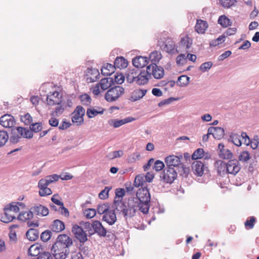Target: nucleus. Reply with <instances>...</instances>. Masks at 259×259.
Here are the masks:
<instances>
[{"label":"nucleus","mask_w":259,"mask_h":259,"mask_svg":"<svg viewBox=\"0 0 259 259\" xmlns=\"http://www.w3.org/2000/svg\"><path fill=\"white\" fill-rule=\"evenodd\" d=\"M104 111L105 109H101V111H96L94 108H88L87 110V115L89 118H92L98 114H103Z\"/></svg>","instance_id":"obj_38"},{"label":"nucleus","mask_w":259,"mask_h":259,"mask_svg":"<svg viewBox=\"0 0 259 259\" xmlns=\"http://www.w3.org/2000/svg\"><path fill=\"white\" fill-rule=\"evenodd\" d=\"M139 69H129L126 74V81L129 83L135 82L138 77Z\"/></svg>","instance_id":"obj_28"},{"label":"nucleus","mask_w":259,"mask_h":259,"mask_svg":"<svg viewBox=\"0 0 259 259\" xmlns=\"http://www.w3.org/2000/svg\"><path fill=\"white\" fill-rule=\"evenodd\" d=\"M59 177L56 174L48 176L45 179H41V181H45V183L49 185L50 184L56 182L59 180Z\"/></svg>","instance_id":"obj_43"},{"label":"nucleus","mask_w":259,"mask_h":259,"mask_svg":"<svg viewBox=\"0 0 259 259\" xmlns=\"http://www.w3.org/2000/svg\"><path fill=\"white\" fill-rule=\"evenodd\" d=\"M150 202H138V206L135 208V212L138 208L144 214H146L148 212L150 205Z\"/></svg>","instance_id":"obj_36"},{"label":"nucleus","mask_w":259,"mask_h":259,"mask_svg":"<svg viewBox=\"0 0 259 259\" xmlns=\"http://www.w3.org/2000/svg\"><path fill=\"white\" fill-rule=\"evenodd\" d=\"M73 114V115L72 117V121L73 123H76L77 125H81L83 122V117L76 114Z\"/></svg>","instance_id":"obj_56"},{"label":"nucleus","mask_w":259,"mask_h":259,"mask_svg":"<svg viewBox=\"0 0 259 259\" xmlns=\"http://www.w3.org/2000/svg\"><path fill=\"white\" fill-rule=\"evenodd\" d=\"M37 259H53V257L49 252L44 251L39 254Z\"/></svg>","instance_id":"obj_64"},{"label":"nucleus","mask_w":259,"mask_h":259,"mask_svg":"<svg viewBox=\"0 0 259 259\" xmlns=\"http://www.w3.org/2000/svg\"><path fill=\"white\" fill-rule=\"evenodd\" d=\"M109 207L108 203L100 204L98 206L97 212L100 214H104L109 211Z\"/></svg>","instance_id":"obj_48"},{"label":"nucleus","mask_w":259,"mask_h":259,"mask_svg":"<svg viewBox=\"0 0 259 259\" xmlns=\"http://www.w3.org/2000/svg\"><path fill=\"white\" fill-rule=\"evenodd\" d=\"M85 217L88 219H92L94 216H95L96 214V209L94 208H89L87 210H85V211L84 212Z\"/></svg>","instance_id":"obj_61"},{"label":"nucleus","mask_w":259,"mask_h":259,"mask_svg":"<svg viewBox=\"0 0 259 259\" xmlns=\"http://www.w3.org/2000/svg\"><path fill=\"white\" fill-rule=\"evenodd\" d=\"M239 160L242 162H246L250 158V154L246 151H243L238 157Z\"/></svg>","instance_id":"obj_59"},{"label":"nucleus","mask_w":259,"mask_h":259,"mask_svg":"<svg viewBox=\"0 0 259 259\" xmlns=\"http://www.w3.org/2000/svg\"><path fill=\"white\" fill-rule=\"evenodd\" d=\"M150 59L152 62H158L162 58L161 54L156 51L152 52L150 56Z\"/></svg>","instance_id":"obj_49"},{"label":"nucleus","mask_w":259,"mask_h":259,"mask_svg":"<svg viewBox=\"0 0 259 259\" xmlns=\"http://www.w3.org/2000/svg\"><path fill=\"white\" fill-rule=\"evenodd\" d=\"M218 23L223 27L231 26L232 22L225 15L221 16L218 19Z\"/></svg>","instance_id":"obj_41"},{"label":"nucleus","mask_w":259,"mask_h":259,"mask_svg":"<svg viewBox=\"0 0 259 259\" xmlns=\"http://www.w3.org/2000/svg\"><path fill=\"white\" fill-rule=\"evenodd\" d=\"M212 62L211 61L204 62L200 66L199 69L202 72H205L212 67Z\"/></svg>","instance_id":"obj_54"},{"label":"nucleus","mask_w":259,"mask_h":259,"mask_svg":"<svg viewBox=\"0 0 259 259\" xmlns=\"http://www.w3.org/2000/svg\"><path fill=\"white\" fill-rule=\"evenodd\" d=\"M39 232L35 228L29 229L26 233L27 238L30 241H35L39 237Z\"/></svg>","instance_id":"obj_32"},{"label":"nucleus","mask_w":259,"mask_h":259,"mask_svg":"<svg viewBox=\"0 0 259 259\" xmlns=\"http://www.w3.org/2000/svg\"><path fill=\"white\" fill-rule=\"evenodd\" d=\"M33 218V214H32L31 210L28 211H21L17 217V219L19 221L22 222H26Z\"/></svg>","instance_id":"obj_33"},{"label":"nucleus","mask_w":259,"mask_h":259,"mask_svg":"<svg viewBox=\"0 0 259 259\" xmlns=\"http://www.w3.org/2000/svg\"><path fill=\"white\" fill-rule=\"evenodd\" d=\"M43 250L42 246L39 244H34L30 246L28 250V254L32 256L39 255L41 251Z\"/></svg>","instance_id":"obj_24"},{"label":"nucleus","mask_w":259,"mask_h":259,"mask_svg":"<svg viewBox=\"0 0 259 259\" xmlns=\"http://www.w3.org/2000/svg\"><path fill=\"white\" fill-rule=\"evenodd\" d=\"M52 232L50 230H46L40 235V239L44 242L48 241L51 237Z\"/></svg>","instance_id":"obj_57"},{"label":"nucleus","mask_w":259,"mask_h":259,"mask_svg":"<svg viewBox=\"0 0 259 259\" xmlns=\"http://www.w3.org/2000/svg\"><path fill=\"white\" fill-rule=\"evenodd\" d=\"M160 179L166 183H172L177 177L176 169L172 167L167 166L160 175Z\"/></svg>","instance_id":"obj_4"},{"label":"nucleus","mask_w":259,"mask_h":259,"mask_svg":"<svg viewBox=\"0 0 259 259\" xmlns=\"http://www.w3.org/2000/svg\"><path fill=\"white\" fill-rule=\"evenodd\" d=\"M225 36L223 35L220 36L216 39L210 41L209 45L210 47H215L225 41Z\"/></svg>","instance_id":"obj_53"},{"label":"nucleus","mask_w":259,"mask_h":259,"mask_svg":"<svg viewBox=\"0 0 259 259\" xmlns=\"http://www.w3.org/2000/svg\"><path fill=\"white\" fill-rule=\"evenodd\" d=\"M115 67L117 68H124L127 66V61L122 57H117L114 61Z\"/></svg>","instance_id":"obj_35"},{"label":"nucleus","mask_w":259,"mask_h":259,"mask_svg":"<svg viewBox=\"0 0 259 259\" xmlns=\"http://www.w3.org/2000/svg\"><path fill=\"white\" fill-rule=\"evenodd\" d=\"M4 213L1 217V222L9 223L16 219L15 216L12 213V212L5 207L4 208Z\"/></svg>","instance_id":"obj_27"},{"label":"nucleus","mask_w":259,"mask_h":259,"mask_svg":"<svg viewBox=\"0 0 259 259\" xmlns=\"http://www.w3.org/2000/svg\"><path fill=\"white\" fill-rule=\"evenodd\" d=\"M115 211H116V210L114 208L113 210L107 211L103 215L102 220L106 222L109 225H113L117 220Z\"/></svg>","instance_id":"obj_17"},{"label":"nucleus","mask_w":259,"mask_h":259,"mask_svg":"<svg viewBox=\"0 0 259 259\" xmlns=\"http://www.w3.org/2000/svg\"><path fill=\"white\" fill-rule=\"evenodd\" d=\"M125 194V191L123 188H118L115 190L113 207L116 210L117 213L122 214L124 218L127 219L130 218V198L127 201H123V197Z\"/></svg>","instance_id":"obj_1"},{"label":"nucleus","mask_w":259,"mask_h":259,"mask_svg":"<svg viewBox=\"0 0 259 259\" xmlns=\"http://www.w3.org/2000/svg\"><path fill=\"white\" fill-rule=\"evenodd\" d=\"M189 79L190 77L187 75H181L178 77L177 84L181 87H185L189 84Z\"/></svg>","instance_id":"obj_40"},{"label":"nucleus","mask_w":259,"mask_h":259,"mask_svg":"<svg viewBox=\"0 0 259 259\" xmlns=\"http://www.w3.org/2000/svg\"><path fill=\"white\" fill-rule=\"evenodd\" d=\"M148 61L149 59L147 57L137 56L133 59L132 62L133 65L139 69V68H142L146 66Z\"/></svg>","instance_id":"obj_18"},{"label":"nucleus","mask_w":259,"mask_h":259,"mask_svg":"<svg viewBox=\"0 0 259 259\" xmlns=\"http://www.w3.org/2000/svg\"><path fill=\"white\" fill-rule=\"evenodd\" d=\"M208 133L212 135L214 139L220 140L224 137L225 131L222 127L211 126L208 128Z\"/></svg>","instance_id":"obj_16"},{"label":"nucleus","mask_w":259,"mask_h":259,"mask_svg":"<svg viewBox=\"0 0 259 259\" xmlns=\"http://www.w3.org/2000/svg\"><path fill=\"white\" fill-rule=\"evenodd\" d=\"M72 232L80 243L83 244L88 240L87 234L83 229L78 225H74L72 227Z\"/></svg>","instance_id":"obj_8"},{"label":"nucleus","mask_w":259,"mask_h":259,"mask_svg":"<svg viewBox=\"0 0 259 259\" xmlns=\"http://www.w3.org/2000/svg\"><path fill=\"white\" fill-rule=\"evenodd\" d=\"M183 158L182 155L180 156L176 155H169L165 158L164 161L166 165L168 167H172L175 168L179 166H181L183 168V170L185 173L187 172L189 169L187 168L184 167V165L182 164L181 160Z\"/></svg>","instance_id":"obj_3"},{"label":"nucleus","mask_w":259,"mask_h":259,"mask_svg":"<svg viewBox=\"0 0 259 259\" xmlns=\"http://www.w3.org/2000/svg\"><path fill=\"white\" fill-rule=\"evenodd\" d=\"M150 77L146 71H142L139 70L136 83L139 85H144L147 83Z\"/></svg>","instance_id":"obj_23"},{"label":"nucleus","mask_w":259,"mask_h":259,"mask_svg":"<svg viewBox=\"0 0 259 259\" xmlns=\"http://www.w3.org/2000/svg\"><path fill=\"white\" fill-rule=\"evenodd\" d=\"M12 212H18L20 211V208L17 206L16 202H12L9 204H7L5 206Z\"/></svg>","instance_id":"obj_46"},{"label":"nucleus","mask_w":259,"mask_h":259,"mask_svg":"<svg viewBox=\"0 0 259 259\" xmlns=\"http://www.w3.org/2000/svg\"><path fill=\"white\" fill-rule=\"evenodd\" d=\"M72 240L67 235L62 234L58 236L57 241L53 244L54 248L60 247L69 248L72 245Z\"/></svg>","instance_id":"obj_7"},{"label":"nucleus","mask_w":259,"mask_h":259,"mask_svg":"<svg viewBox=\"0 0 259 259\" xmlns=\"http://www.w3.org/2000/svg\"><path fill=\"white\" fill-rule=\"evenodd\" d=\"M214 166L217 168L218 174L219 176H222L227 174V163L222 160L217 161L214 163Z\"/></svg>","instance_id":"obj_25"},{"label":"nucleus","mask_w":259,"mask_h":259,"mask_svg":"<svg viewBox=\"0 0 259 259\" xmlns=\"http://www.w3.org/2000/svg\"><path fill=\"white\" fill-rule=\"evenodd\" d=\"M151 197L149 190L146 187L140 188L136 193V197L130 198L129 212L130 218L135 215V208L138 206V202H150Z\"/></svg>","instance_id":"obj_2"},{"label":"nucleus","mask_w":259,"mask_h":259,"mask_svg":"<svg viewBox=\"0 0 259 259\" xmlns=\"http://www.w3.org/2000/svg\"><path fill=\"white\" fill-rule=\"evenodd\" d=\"M180 44L186 50L189 49L192 46V40L188 36H185L181 38Z\"/></svg>","instance_id":"obj_42"},{"label":"nucleus","mask_w":259,"mask_h":259,"mask_svg":"<svg viewBox=\"0 0 259 259\" xmlns=\"http://www.w3.org/2000/svg\"><path fill=\"white\" fill-rule=\"evenodd\" d=\"M51 252L55 259H65L69 253V248H63L55 247L54 248L53 245L51 248Z\"/></svg>","instance_id":"obj_12"},{"label":"nucleus","mask_w":259,"mask_h":259,"mask_svg":"<svg viewBox=\"0 0 259 259\" xmlns=\"http://www.w3.org/2000/svg\"><path fill=\"white\" fill-rule=\"evenodd\" d=\"M111 189L110 187H105L99 194V197L101 199H106L109 197V192Z\"/></svg>","instance_id":"obj_47"},{"label":"nucleus","mask_w":259,"mask_h":259,"mask_svg":"<svg viewBox=\"0 0 259 259\" xmlns=\"http://www.w3.org/2000/svg\"><path fill=\"white\" fill-rule=\"evenodd\" d=\"M164 167V163L159 160H156L154 162V166L153 167V169L155 170L156 171H159L162 169H163Z\"/></svg>","instance_id":"obj_60"},{"label":"nucleus","mask_w":259,"mask_h":259,"mask_svg":"<svg viewBox=\"0 0 259 259\" xmlns=\"http://www.w3.org/2000/svg\"><path fill=\"white\" fill-rule=\"evenodd\" d=\"M208 27L206 21L198 20L195 26L196 31L199 34H203Z\"/></svg>","instance_id":"obj_29"},{"label":"nucleus","mask_w":259,"mask_h":259,"mask_svg":"<svg viewBox=\"0 0 259 259\" xmlns=\"http://www.w3.org/2000/svg\"><path fill=\"white\" fill-rule=\"evenodd\" d=\"M140 157V154L138 153H134L132 154L129 155L127 158L128 162L133 163L135 162L137 160L139 159Z\"/></svg>","instance_id":"obj_62"},{"label":"nucleus","mask_w":259,"mask_h":259,"mask_svg":"<svg viewBox=\"0 0 259 259\" xmlns=\"http://www.w3.org/2000/svg\"><path fill=\"white\" fill-rule=\"evenodd\" d=\"M15 122L14 117L8 114L1 116V125L10 129L12 127Z\"/></svg>","instance_id":"obj_15"},{"label":"nucleus","mask_w":259,"mask_h":259,"mask_svg":"<svg viewBox=\"0 0 259 259\" xmlns=\"http://www.w3.org/2000/svg\"><path fill=\"white\" fill-rule=\"evenodd\" d=\"M239 161L236 159H231L227 163V174L236 175L240 170Z\"/></svg>","instance_id":"obj_13"},{"label":"nucleus","mask_w":259,"mask_h":259,"mask_svg":"<svg viewBox=\"0 0 259 259\" xmlns=\"http://www.w3.org/2000/svg\"><path fill=\"white\" fill-rule=\"evenodd\" d=\"M204 156V150L203 149L198 148L195 150L192 155V159L197 160L202 158Z\"/></svg>","instance_id":"obj_45"},{"label":"nucleus","mask_w":259,"mask_h":259,"mask_svg":"<svg viewBox=\"0 0 259 259\" xmlns=\"http://www.w3.org/2000/svg\"><path fill=\"white\" fill-rule=\"evenodd\" d=\"M124 92L123 88L120 86H115L107 92L105 95V98L108 102H113L118 99Z\"/></svg>","instance_id":"obj_5"},{"label":"nucleus","mask_w":259,"mask_h":259,"mask_svg":"<svg viewBox=\"0 0 259 259\" xmlns=\"http://www.w3.org/2000/svg\"><path fill=\"white\" fill-rule=\"evenodd\" d=\"M79 99L82 105L89 106L92 102L91 97L87 94H84L79 96Z\"/></svg>","instance_id":"obj_44"},{"label":"nucleus","mask_w":259,"mask_h":259,"mask_svg":"<svg viewBox=\"0 0 259 259\" xmlns=\"http://www.w3.org/2000/svg\"><path fill=\"white\" fill-rule=\"evenodd\" d=\"M113 83V78L107 77L102 79L99 83L102 90L105 91L110 87Z\"/></svg>","instance_id":"obj_34"},{"label":"nucleus","mask_w":259,"mask_h":259,"mask_svg":"<svg viewBox=\"0 0 259 259\" xmlns=\"http://www.w3.org/2000/svg\"><path fill=\"white\" fill-rule=\"evenodd\" d=\"M42 124L40 122L32 123L30 126V129L32 132L37 133L41 131Z\"/></svg>","instance_id":"obj_55"},{"label":"nucleus","mask_w":259,"mask_h":259,"mask_svg":"<svg viewBox=\"0 0 259 259\" xmlns=\"http://www.w3.org/2000/svg\"><path fill=\"white\" fill-rule=\"evenodd\" d=\"M47 104L49 106L59 105L62 102L61 97L60 96V93L55 91L53 93L50 92L47 97Z\"/></svg>","instance_id":"obj_11"},{"label":"nucleus","mask_w":259,"mask_h":259,"mask_svg":"<svg viewBox=\"0 0 259 259\" xmlns=\"http://www.w3.org/2000/svg\"><path fill=\"white\" fill-rule=\"evenodd\" d=\"M219 155L222 159L231 160L233 158V154L230 150L225 149L219 152Z\"/></svg>","instance_id":"obj_37"},{"label":"nucleus","mask_w":259,"mask_h":259,"mask_svg":"<svg viewBox=\"0 0 259 259\" xmlns=\"http://www.w3.org/2000/svg\"><path fill=\"white\" fill-rule=\"evenodd\" d=\"M135 119L132 117H127L121 120L111 119L109 121V124L111 125H113L115 128H117L125 123L133 121Z\"/></svg>","instance_id":"obj_22"},{"label":"nucleus","mask_w":259,"mask_h":259,"mask_svg":"<svg viewBox=\"0 0 259 259\" xmlns=\"http://www.w3.org/2000/svg\"><path fill=\"white\" fill-rule=\"evenodd\" d=\"M145 183V179L143 176L138 175L136 177L135 181L134 183V185L136 187H139L140 186H142L144 185Z\"/></svg>","instance_id":"obj_50"},{"label":"nucleus","mask_w":259,"mask_h":259,"mask_svg":"<svg viewBox=\"0 0 259 259\" xmlns=\"http://www.w3.org/2000/svg\"><path fill=\"white\" fill-rule=\"evenodd\" d=\"M147 93L146 90L137 89L135 90L131 95L130 100L131 101H136L143 98Z\"/></svg>","instance_id":"obj_26"},{"label":"nucleus","mask_w":259,"mask_h":259,"mask_svg":"<svg viewBox=\"0 0 259 259\" xmlns=\"http://www.w3.org/2000/svg\"><path fill=\"white\" fill-rule=\"evenodd\" d=\"M220 4L221 5L226 8H230L234 5L236 2V0H220Z\"/></svg>","instance_id":"obj_58"},{"label":"nucleus","mask_w":259,"mask_h":259,"mask_svg":"<svg viewBox=\"0 0 259 259\" xmlns=\"http://www.w3.org/2000/svg\"><path fill=\"white\" fill-rule=\"evenodd\" d=\"M229 141H231L235 145L240 146L242 144L241 137L237 134H232L230 136Z\"/></svg>","instance_id":"obj_39"},{"label":"nucleus","mask_w":259,"mask_h":259,"mask_svg":"<svg viewBox=\"0 0 259 259\" xmlns=\"http://www.w3.org/2000/svg\"><path fill=\"white\" fill-rule=\"evenodd\" d=\"M30 210L33 214L37 215L46 216L49 213L48 208L40 204L31 207Z\"/></svg>","instance_id":"obj_19"},{"label":"nucleus","mask_w":259,"mask_h":259,"mask_svg":"<svg viewBox=\"0 0 259 259\" xmlns=\"http://www.w3.org/2000/svg\"><path fill=\"white\" fill-rule=\"evenodd\" d=\"M21 121L23 122L25 125H29L32 121V118L31 115L28 113L24 114L21 117Z\"/></svg>","instance_id":"obj_52"},{"label":"nucleus","mask_w":259,"mask_h":259,"mask_svg":"<svg viewBox=\"0 0 259 259\" xmlns=\"http://www.w3.org/2000/svg\"><path fill=\"white\" fill-rule=\"evenodd\" d=\"M87 75L88 76L87 78V80L90 82H94L99 78L100 73L96 68H88L87 70Z\"/></svg>","instance_id":"obj_21"},{"label":"nucleus","mask_w":259,"mask_h":259,"mask_svg":"<svg viewBox=\"0 0 259 259\" xmlns=\"http://www.w3.org/2000/svg\"><path fill=\"white\" fill-rule=\"evenodd\" d=\"M116 67L111 64L107 63L101 69V73L102 75L105 76L111 75L115 71Z\"/></svg>","instance_id":"obj_31"},{"label":"nucleus","mask_w":259,"mask_h":259,"mask_svg":"<svg viewBox=\"0 0 259 259\" xmlns=\"http://www.w3.org/2000/svg\"><path fill=\"white\" fill-rule=\"evenodd\" d=\"M147 73H148L150 78L152 75L156 79L162 78L164 74L163 68L158 66L155 63H152L147 67Z\"/></svg>","instance_id":"obj_6"},{"label":"nucleus","mask_w":259,"mask_h":259,"mask_svg":"<svg viewBox=\"0 0 259 259\" xmlns=\"http://www.w3.org/2000/svg\"><path fill=\"white\" fill-rule=\"evenodd\" d=\"M158 45L162 51H165L167 53L170 54L178 53L175 42L170 39L166 40L162 45L160 43Z\"/></svg>","instance_id":"obj_10"},{"label":"nucleus","mask_w":259,"mask_h":259,"mask_svg":"<svg viewBox=\"0 0 259 259\" xmlns=\"http://www.w3.org/2000/svg\"><path fill=\"white\" fill-rule=\"evenodd\" d=\"M51 228L53 232L58 233L65 229V225L62 221L59 220H56L53 221Z\"/></svg>","instance_id":"obj_30"},{"label":"nucleus","mask_w":259,"mask_h":259,"mask_svg":"<svg viewBox=\"0 0 259 259\" xmlns=\"http://www.w3.org/2000/svg\"><path fill=\"white\" fill-rule=\"evenodd\" d=\"M113 81L119 84H120L123 82L125 79L124 76L120 73L116 72V73L114 75Z\"/></svg>","instance_id":"obj_51"},{"label":"nucleus","mask_w":259,"mask_h":259,"mask_svg":"<svg viewBox=\"0 0 259 259\" xmlns=\"http://www.w3.org/2000/svg\"><path fill=\"white\" fill-rule=\"evenodd\" d=\"M9 139L7 131L1 130V146L5 145Z\"/></svg>","instance_id":"obj_63"},{"label":"nucleus","mask_w":259,"mask_h":259,"mask_svg":"<svg viewBox=\"0 0 259 259\" xmlns=\"http://www.w3.org/2000/svg\"><path fill=\"white\" fill-rule=\"evenodd\" d=\"M206 168L204 163L200 160L195 161L192 164V169L194 174L199 177L203 175L204 170Z\"/></svg>","instance_id":"obj_14"},{"label":"nucleus","mask_w":259,"mask_h":259,"mask_svg":"<svg viewBox=\"0 0 259 259\" xmlns=\"http://www.w3.org/2000/svg\"><path fill=\"white\" fill-rule=\"evenodd\" d=\"M44 182L45 181L40 180L38 183V187L39 189V195L42 197L51 195L52 193L51 189L48 187L49 185Z\"/></svg>","instance_id":"obj_20"},{"label":"nucleus","mask_w":259,"mask_h":259,"mask_svg":"<svg viewBox=\"0 0 259 259\" xmlns=\"http://www.w3.org/2000/svg\"><path fill=\"white\" fill-rule=\"evenodd\" d=\"M92 228L94 229V232L90 233L91 235L96 233L99 236L101 237H105L106 236L107 232V229L103 226L99 221H93Z\"/></svg>","instance_id":"obj_9"}]
</instances>
